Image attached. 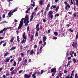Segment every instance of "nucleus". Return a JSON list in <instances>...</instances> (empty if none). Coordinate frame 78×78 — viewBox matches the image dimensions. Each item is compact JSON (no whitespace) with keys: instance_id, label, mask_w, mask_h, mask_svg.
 <instances>
[{"instance_id":"nucleus-9","label":"nucleus","mask_w":78,"mask_h":78,"mask_svg":"<svg viewBox=\"0 0 78 78\" xmlns=\"http://www.w3.org/2000/svg\"><path fill=\"white\" fill-rule=\"evenodd\" d=\"M73 73H74V70H73L72 71V72L71 75V76L69 77V78H72V76H75V74H73Z\"/></svg>"},{"instance_id":"nucleus-58","label":"nucleus","mask_w":78,"mask_h":78,"mask_svg":"<svg viewBox=\"0 0 78 78\" xmlns=\"http://www.w3.org/2000/svg\"><path fill=\"white\" fill-rule=\"evenodd\" d=\"M71 59V57H69L68 58V60H70Z\"/></svg>"},{"instance_id":"nucleus-56","label":"nucleus","mask_w":78,"mask_h":78,"mask_svg":"<svg viewBox=\"0 0 78 78\" xmlns=\"http://www.w3.org/2000/svg\"><path fill=\"white\" fill-rule=\"evenodd\" d=\"M76 14H75V13H74L73 17H76Z\"/></svg>"},{"instance_id":"nucleus-2","label":"nucleus","mask_w":78,"mask_h":78,"mask_svg":"<svg viewBox=\"0 0 78 78\" xmlns=\"http://www.w3.org/2000/svg\"><path fill=\"white\" fill-rule=\"evenodd\" d=\"M23 39H23V41H21V43L22 44H23V43H25L26 42V41L27 40V37H25V32H24V33L23 34Z\"/></svg>"},{"instance_id":"nucleus-40","label":"nucleus","mask_w":78,"mask_h":78,"mask_svg":"<svg viewBox=\"0 0 78 78\" xmlns=\"http://www.w3.org/2000/svg\"><path fill=\"white\" fill-rule=\"evenodd\" d=\"M10 75V74L9 73H7L6 74L5 76H8L9 77V76Z\"/></svg>"},{"instance_id":"nucleus-22","label":"nucleus","mask_w":78,"mask_h":78,"mask_svg":"<svg viewBox=\"0 0 78 78\" xmlns=\"http://www.w3.org/2000/svg\"><path fill=\"white\" fill-rule=\"evenodd\" d=\"M20 50L21 51H22V49L23 48V46L21 45L20 46Z\"/></svg>"},{"instance_id":"nucleus-44","label":"nucleus","mask_w":78,"mask_h":78,"mask_svg":"<svg viewBox=\"0 0 78 78\" xmlns=\"http://www.w3.org/2000/svg\"><path fill=\"white\" fill-rule=\"evenodd\" d=\"M52 6L53 8H56V5H52Z\"/></svg>"},{"instance_id":"nucleus-6","label":"nucleus","mask_w":78,"mask_h":78,"mask_svg":"<svg viewBox=\"0 0 78 78\" xmlns=\"http://www.w3.org/2000/svg\"><path fill=\"white\" fill-rule=\"evenodd\" d=\"M73 44L72 45L73 47H75V48H76L77 47V43L76 42H73Z\"/></svg>"},{"instance_id":"nucleus-17","label":"nucleus","mask_w":78,"mask_h":78,"mask_svg":"<svg viewBox=\"0 0 78 78\" xmlns=\"http://www.w3.org/2000/svg\"><path fill=\"white\" fill-rule=\"evenodd\" d=\"M24 20V18H23L21 19V21L20 22V23L21 25H23V20Z\"/></svg>"},{"instance_id":"nucleus-25","label":"nucleus","mask_w":78,"mask_h":78,"mask_svg":"<svg viewBox=\"0 0 78 78\" xmlns=\"http://www.w3.org/2000/svg\"><path fill=\"white\" fill-rule=\"evenodd\" d=\"M30 55H33V54H34V51H33V50H32L31 51V52H30Z\"/></svg>"},{"instance_id":"nucleus-42","label":"nucleus","mask_w":78,"mask_h":78,"mask_svg":"<svg viewBox=\"0 0 78 78\" xmlns=\"http://www.w3.org/2000/svg\"><path fill=\"white\" fill-rule=\"evenodd\" d=\"M75 0L76 2V5L77 6H78V0Z\"/></svg>"},{"instance_id":"nucleus-34","label":"nucleus","mask_w":78,"mask_h":78,"mask_svg":"<svg viewBox=\"0 0 78 78\" xmlns=\"http://www.w3.org/2000/svg\"><path fill=\"white\" fill-rule=\"evenodd\" d=\"M37 73V76H38L39 75H40V74H41V72H38Z\"/></svg>"},{"instance_id":"nucleus-36","label":"nucleus","mask_w":78,"mask_h":78,"mask_svg":"<svg viewBox=\"0 0 78 78\" xmlns=\"http://www.w3.org/2000/svg\"><path fill=\"white\" fill-rule=\"evenodd\" d=\"M59 16V13H57L55 15V17H58Z\"/></svg>"},{"instance_id":"nucleus-38","label":"nucleus","mask_w":78,"mask_h":78,"mask_svg":"<svg viewBox=\"0 0 78 78\" xmlns=\"http://www.w3.org/2000/svg\"><path fill=\"white\" fill-rule=\"evenodd\" d=\"M47 12L45 10L44 13V16H46L47 15Z\"/></svg>"},{"instance_id":"nucleus-61","label":"nucleus","mask_w":78,"mask_h":78,"mask_svg":"<svg viewBox=\"0 0 78 78\" xmlns=\"http://www.w3.org/2000/svg\"><path fill=\"white\" fill-rule=\"evenodd\" d=\"M2 17L3 18H5V14H4L2 16Z\"/></svg>"},{"instance_id":"nucleus-51","label":"nucleus","mask_w":78,"mask_h":78,"mask_svg":"<svg viewBox=\"0 0 78 78\" xmlns=\"http://www.w3.org/2000/svg\"><path fill=\"white\" fill-rule=\"evenodd\" d=\"M27 32H28V31H29V27L28 26L27 27Z\"/></svg>"},{"instance_id":"nucleus-4","label":"nucleus","mask_w":78,"mask_h":78,"mask_svg":"<svg viewBox=\"0 0 78 78\" xmlns=\"http://www.w3.org/2000/svg\"><path fill=\"white\" fill-rule=\"evenodd\" d=\"M64 3L65 5H66L65 6V9L66 10H67V8H70V5L68 4V3L67 2H64Z\"/></svg>"},{"instance_id":"nucleus-63","label":"nucleus","mask_w":78,"mask_h":78,"mask_svg":"<svg viewBox=\"0 0 78 78\" xmlns=\"http://www.w3.org/2000/svg\"><path fill=\"white\" fill-rule=\"evenodd\" d=\"M62 36H66V35L64 33H62Z\"/></svg>"},{"instance_id":"nucleus-33","label":"nucleus","mask_w":78,"mask_h":78,"mask_svg":"<svg viewBox=\"0 0 78 78\" xmlns=\"http://www.w3.org/2000/svg\"><path fill=\"white\" fill-rule=\"evenodd\" d=\"M7 30H8L7 28H4L2 30L3 31H6Z\"/></svg>"},{"instance_id":"nucleus-50","label":"nucleus","mask_w":78,"mask_h":78,"mask_svg":"<svg viewBox=\"0 0 78 78\" xmlns=\"http://www.w3.org/2000/svg\"><path fill=\"white\" fill-rule=\"evenodd\" d=\"M23 72V70H21L19 71V73H21Z\"/></svg>"},{"instance_id":"nucleus-57","label":"nucleus","mask_w":78,"mask_h":78,"mask_svg":"<svg viewBox=\"0 0 78 78\" xmlns=\"http://www.w3.org/2000/svg\"><path fill=\"white\" fill-rule=\"evenodd\" d=\"M76 39H78V34H77L76 36Z\"/></svg>"},{"instance_id":"nucleus-37","label":"nucleus","mask_w":78,"mask_h":78,"mask_svg":"<svg viewBox=\"0 0 78 78\" xmlns=\"http://www.w3.org/2000/svg\"><path fill=\"white\" fill-rule=\"evenodd\" d=\"M50 4H48L47 5V7L46 8H50Z\"/></svg>"},{"instance_id":"nucleus-54","label":"nucleus","mask_w":78,"mask_h":78,"mask_svg":"<svg viewBox=\"0 0 78 78\" xmlns=\"http://www.w3.org/2000/svg\"><path fill=\"white\" fill-rule=\"evenodd\" d=\"M3 23H7L8 22H6V21H3Z\"/></svg>"},{"instance_id":"nucleus-15","label":"nucleus","mask_w":78,"mask_h":78,"mask_svg":"<svg viewBox=\"0 0 78 78\" xmlns=\"http://www.w3.org/2000/svg\"><path fill=\"white\" fill-rule=\"evenodd\" d=\"M12 11H10L8 13L9 17H11V16H12V15L11 13V12Z\"/></svg>"},{"instance_id":"nucleus-59","label":"nucleus","mask_w":78,"mask_h":78,"mask_svg":"<svg viewBox=\"0 0 78 78\" xmlns=\"http://www.w3.org/2000/svg\"><path fill=\"white\" fill-rule=\"evenodd\" d=\"M30 50H28L27 52V54H28V53H29L30 52Z\"/></svg>"},{"instance_id":"nucleus-3","label":"nucleus","mask_w":78,"mask_h":78,"mask_svg":"<svg viewBox=\"0 0 78 78\" xmlns=\"http://www.w3.org/2000/svg\"><path fill=\"white\" fill-rule=\"evenodd\" d=\"M49 17L51 19H53V12L52 11H50L48 13Z\"/></svg>"},{"instance_id":"nucleus-14","label":"nucleus","mask_w":78,"mask_h":78,"mask_svg":"<svg viewBox=\"0 0 78 78\" xmlns=\"http://www.w3.org/2000/svg\"><path fill=\"white\" fill-rule=\"evenodd\" d=\"M27 61H28V60L27 59H25L24 60V63L23 64V65H25V66H27Z\"/></svg>"},{"instance_id":"nucleus-45","label":"nucleus","mask_w":78,"mask_h":78,"mask_svg":"<svg viewBox=\"0 0 78 78\" xmlns=\"http://www.w3.org/2000/svg\"><path fill=\"white\" fill-rule=\"evenodd\" d=\"M44 71L43 70H41V72H40V73L41 74H42L43 73V72H44Z\"/></svg>"},{"instance_id":"nucleus-29","label":"nucleus","mask_w":78,"mask_h":78,"mask_svg":"<svg viewBox=\"0 0 78 78\" xmlns=\"http://www.w3.org/2000/svg\"><path fill=\"white\" fill-rule=\"evenodd\" d=\"M74 54V52L73 51L72 52V51H70V52L69 53L70 55H73V54Z\"/></svg>"},{"instance_id":"nucleus-13","label":"nucleus","mask_w":78,"mask_h":78,"mask_svg":"<svg viewBox=\"0 0 78 78\" xmlns=\"http://www.w3.org/2000/svg\"><path fill=\"white\" fill-rule=\"evenodd\" d=\"M36 73H37V72H35L32 75V76L33 78H36Z\"/></svg>"},{"instance_id":"nucleus-8","label":"nucleus","mask_w":78,"mask_h":78,"mask_svg":"<svg viewBox=\"0 0 78 78\" xmlns=\"http://www.w3.org/2000/svg\"><path fill=\"white\" fill-rule=\"evenodd\" d=\"M24 76L25 78H30L31 76V75H28V74H26L24 75Z\"/></svg>"},{"instance_id":"nucleus-7","label":"nucleus","mask_w":78,"mask_h":78,"mask_svg":"<svg viewBox=\"0 0 78 78\" xmlns=\"http://www.w3.org/2000/svg\"><path fill=\"white\" fill-rule=\"evenodd\" d=\"M34 14H35V12H34L32 13V15L30 16L31 17L30 19V21H32V20H33V19L34 18Z\"/></svg>"},{"instance_id":"nucleus-11","label":"nucleus","mask_w":78,"mask_h":78,"mask_svg":"<svg viewBox=\"0 0 78 78\" xmlns=\"http://www.w3.org/2000/svg\"><path fill=\"white\" fill-rule=\"evenodd\" d=\"M31 2H32L33 3V4H31V6H33V7H34L35 6V2H33V0H31Z\"/></svg>"},{"instance_id":"nucleus-35","label":"nucleus","mask_w":78,"mask_h":78,"mask_svg":"<svg viewBox=\"0 0 78 78\" xmlns=\"http://www.w3.org/2000/svg\"><path fill=\"white\" fill-rule=\"evenodd\" d=\"M54 34L56 36H58V32H54Z\"/></svg>"},{"instance_id":"nucleus-16","label":"nucleus","mask_w":78,"mask_h":78,"mask_svg":"<svg viewBox=\"0 0 78 78\" xmlns=\"http://www.w3.org/2000/svg\"><path fill=\"white\" fill-rule=\"evenodd\" d=\"M22 26H23V24L22 25V24H20H20H19V26L18 27V30H19V29H20V28H22Z\"/></svg>"},{"instance_id":"nucleus-55","label":"nucleus","mask_w":78,"mask_h":78,"mask_svg":"<svg viewBox=\"0 0 78 78\" xmlns=\"http://www.w3.org/2000/svg\"><path fill=\"white\" fill-rule=\"evenodd\" d=\"M39 44H42V41H40L39 42Z\"/></svg>"},{"instance_id":"nucleus-52","label":"nucleus","mask_w":78,"mask_h":78,"mask_svg":"<svg viewBox=\"0 0 78 78\" xmlns=\"http://www.w3.org/2000/svg\"><path fill=\"white\" fill-rule=\"evenodd\" d=\"M40 14H41V12H39L37 13V16H40Z\"/></svg>"},{"instance_id":"nucleus-5","label":"nucleus","mask_w":78,"mask_h":78,"mask_svg":"<svg viewBox=\"0 0 78 78\" xmlns=\"http://www.w3.org/2000/svg\"><path fill=\"white\" fill-rule=\"evenodd\" d=\"M56 68H53L51 69V73H56Z\"/></svg>"},{"instance_id":"nucleus-41","label":"nucleus","mask_w":78,"mask_h":78,"mask_svg":"<svg viewBox=\"0 0 78 78\" xmlns=\"http://www.w3.org/2000/svg\"><path fill=\"white\" fill-rule=\"evenodd\" d=\"M12 11L13 12H16V11H17V8H16L14 10H12Z\"/></svg>"},{"instance_id":"nucleus-23","label":"nucleus","mask_w":78,"mask_h":78,"mask_svg":"<svg viewBox=\"0 0 78 78\" xmlns=\"http://www.w3.org/2000/svg\"><path fill=\"white\" fill-rule=\"evenodd\" d=\"M33 37H34V35H33L31 36V39L30 41L32 42V41L33 40Z\"/></svg>"},{"instance_id":"nucleus-53","label":"nucleus","mask_w":78,"mask_h":78,"mask_svg":"<svg viewBox=\"0 0 78 78\" xmlns=\"http://www.w3.org/2000/svg\"><path fill=\"white\" fill-rule=\"evenodd\" d=\"M6 45V43H5L3 45V47H5Z\"/></svg>"},{"instance_id":"nucleus-1","label":"nucleus","mask_w":78,"mask_h":78,"mask_svg":"<svg viewBox=\"0 0 78 78\" xmlns=\"http://www.w3.org/2000/svg\"><path fill=\"white\" fill-rule=\"evenodd\" d=\"M24 23H25V26H28L29 23V21H28V16L27 15L25 17Z\"/></svg>"},{"instance_id":"nucleus-46","label":"nucleus","mask_w":78,"mask_h":78,"mask_svg":"<svg viewBox=\"0 0 78 78\" xmlns=\"http://www.w3.org/2000/svg\"><path fill=\"white\" fill-rule=\"evenodd\" d=\"M14 69V67L11 68L10 69V71H12L13 70V69Z\"/></svg>"},{"instance_id":"nucleus-47","label":"nucleus","mask_w":78,"mask_h":78,"mask_svg":"<svg viewBox=\"0 0 78 78\" xmlns=\"http://www.w3.org/2000/svg\"><path fill=\"white\" fill-rule=\"evenodd\" d=\"M37 29L36 30L37 31H39V27H37V28H36Z\"/></svg>"},{"instance_id":"nucleus-10","label":"nucleus","mask_w":78,"mask_h":78,"mask_svg":"<svg viewBox=\"0 0 78 78\" xmlns=\"http://www.w3.org/2000/svg\"><path fill=\"white\" fill-rule=\"evenodd\" d=\"M46 40H47V37H46V36H44L43 38V42H45Z\"/></svg>"},{"instance_id":"nucleus-31","label":"nucleus","mask_w":78,"mask_h":78,"mask_svg":"<svg viewBox=\"0 0 78 78\" xmlns=\"http://www.w3.org/2000/svg\"><path fill=\"white\" fill-rule=\"evenodd\" d=\"M44 2V0H40V5H42V2Z\"/></svg>"},{"instance_id":"nucleus-48","label":"nucleus","mask_w":78,"mask_h":78,"mask_svg":"<svg viewBox=\"0 0 78 78\" xmlns=\"http://www.w3.org/2000/svg\"><path fill=\"white\" fill-rule=\"evenodd\" d=\"M43 48V47H42V46H41L40 48V51H41L42 50V49Z\"/></svg>"},{"instance_id":"nucleus-28","label":"nucleus","mask_w":78,"mask_h":78,"mask_svg":"<svg viewBox=\"0 0 78 78\" xmlns=\"http://www.w3.org/2000/svg\"><path fill=\"white\" fill-rule=\"evenodd\" d=\"M39 35V33H38V32L36 31L35 33V36H37Z\"/></svg>"},{"instance_id":"nucleus-19","label":"nucleus","mask_w":78,"mask_h":78,"mask_svg":"<svg viewBox=\"0 0 78 78\" xmlns=\"http://www.w3.org/2000/svg\"><path fill=\"white\" fill-rule=\"evenodd\" d=\"M59 9V6L58 5L57 6V7L55 9V11L56 12H57L58 11V9Z\"/></svg>"},{"instance_id":"nucleus-43","label":"nucleus","mask_w":78,"mask_h":78,"mask_svg":"<svg viewBox=\"0 0 78 78\" xmlns=\"http://www.w3.org/2000/svg\"><path fill=\"white\" fill-rule=\"evenodd\" d=\"M69 31H70L71 33H73V30H72L71 28H70L69 29Z\"/></svg>"},{"instance_id":"nucleus-60","label":"nucleus","mask_w":78,"mask_h":78,"mask_svg":"<svg viewBox=\"0 0 78 78\" xmlns=\"http://www.w3.org/2000/svg\"><path fill=\"white\" fill-rule=\"evenodd\" d=\"M34 48H37V45H34Z\"/></svg>"},{"instance_id":"nucleus-27","label":"nucleus","mask_w":78,"mask_h":78,"mask_svg":"<svg viewBox=\"0 0 78 78\" xmlns=\"http://www.w3.org/2000/svg\"><path fill=\"white\" fill-rule=\"evenodd\" d=\"M17 41L18 42H20V40H19V36H17Z\"/></svg>"},{"instance_id":"nucleus-21","label":"nucleus","mask_w":78,"mask_h":78,"mask_svg":"<svg viewBox=\"0 0 78 78\" xmlns=\"http://www.w3.org/2000/svg\"><path fill=\"white\" fill-rule=\"evenodd\" d=\"M16 48V47H13L10 49L9 51H11V50H15Z\"/></svg>"},{"instance_id":"nucleus-20","label":"nucleus","mask_w":78,"mask_h":78,"mask_svg":"<svg viewBox=\"0 0 78 78\" xmlns=\"http://www.w3.org/2000/svg\"><path fill=\"white\" fill-rule=\"evenodd\" d=\"M72 62L71 60L68 62L67 65H66L67 67H69V66L70 64V63Z\"/></svg>"},{"instance_id":"nucleus-32","label":"nucleus","mask_w":78,"mask_h":78,"mask_svg":"<svg viewBox=\"0 0 78 78\" xmlns=\"http://www.w3.org/2000/svg\"><path fill=\"white\" fill-rule=\"evenodd\" d=\"M14 70H13L12 72H11L10 73V74L11 75H14Z\"/></svg>"},{"instance_id":"nucleus-26","label":"nucleus","mask_w":78,"mask_h":78,"mask_svg":"<svg viewBox=\"0 0 78 78\" xmlns=\"http://www.w3.org/2000/svg\"><path fill=\"white\" fill-rule=\"evenodd\" d=\"M14 64H13V66H16L17 65V63H16V62L14 61Z\"/></svg>"},{"instance_id":"nucleus-30","label":"nucleus","mask_w":78,"mask_h":78,"mask_svg":"<svg viewBox=\"0 0 78 78\" xmlns=\"http://www.w3.org/2000/svg\"><path fill=\"white\" fill-rule=\"evenodd\" d=\"M9 54V53L8 52H6L4 55V56H7Z\"/></svg>"},{"instance_id":"nucleus-49","label":"nucleus","mask_w":78,"mask_h":78,"mask_svg":"<svg viewBox=\"0 0 78 78\" xmlns=\"http://www.w3.org/2000/svg\"><path fill=\"white\" fill-rule=\"evenodd\" d=\"M39 26V24H37L36 26V28H37V27H38Z\"/></svg>"},{"instance_id":"nucleus-64","label":"nucleus","mask_w":78,"mask_h":78,"mask_svg":"<svg viewBox=\"0 0 78 78\" xmlns=\"http://www.w3.org/2000/svg\"><path fill=\"white\" fill-rule=\"evenodd\" d=\"M69 77H70V75H68L65 78H69Z\"/></svg>"},{"instance_id":"nucleus-12","label":"nucleus","mask_w":78,"mask_h":78,"mask_svg":"<svg viewBox=\"0 0 78 78\" xmlns=\"http://www.w3.org/2000/svg\"><path fill=\"white\" fill-rule=\"evenodd\" d=\"M31 2H32L33 3V4H31V6H33V7H34L35 6V2H33V0H31Z\"/></svg>"},{"instance_id":"nucleus-62","label":"nucleus","mask_w":78,"mask_h":78,"mask_svg":"<svg viewBox=\"0 0 78 78\" xmlns=\"http://www.w3.org/2000/svg\"><path fill=\"white\" fill-rule=\"evenodd\" d=\"M3 33V30L0 31V33Z\"/></svg>"},{"instance_id":"nucleus-39","label":"nucleus","mask_w":78,"mask_h":78,"mask_svg":"<svg viewBox=\"0 0 78 78\" xmlns=\"http://www.w3.org/2000/svg\"><path fill=\"white\" fill-rule=\"evenodd\" d=\"M73 63H75L76 62V59L75 58H73Z\"/></svg>"},{"instance_id":"nucleus-18","label":"nucleus","mask_w":78,"mask_h":78,"mask_svg":"<svg viewBox=\"0 0 78 78\" xmlns=\"http://www.w3.org/2000/svg\"><path fill=\"white\" fill-rule=\"evenodd\" d=\"M9 60H10V59L9 58H7L6 59H5V62H9Z\"/></svg>"},{"instance_id":"nucleus-24","label":"nucleus","mask_w":78,"mask_h":78,"mask_svg":"<svg viewBox=\"0 0 78 78\" xmlns=\"http://www.w3.org/2000/svg\"><path fill=\"white\" fill-rule=\"evenodd\" d=\"M14 37H12L11 39L10 40V42L11 43H12V42H13V41L14 40Z\"/></svg>"}]
</instances>
